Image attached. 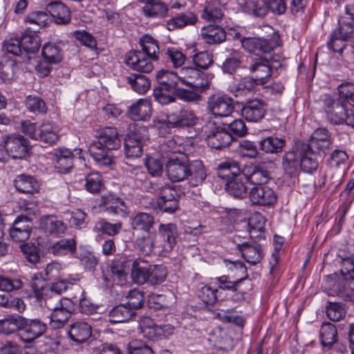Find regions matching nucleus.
Segmentation results:
<instances>
[{
	"instance_id": "1",
	"label": "nucleus",
	"mask_w": 354,
	"mask_h": 354,
	"mask_svg": "<svg viewBox=\"0 0 354 354\" xmlns=\"http://www.w3.org/2000/svg\"><path fill=\"white\" fill-rule=\"evenodd\" d=\"M97 140L89 145L88 152L95 161L102 166H109L114 162L112 151L121 146L122 138L114 127H105L96 135Z\"/></svg>"
},
{
	"instance_id": "2",
	"label": "nucleus",
	"mask_w": 354,
	"mask_h": 354,
	"mask_svg": "<svg viewBox=\"0 0 354 354\" xmlns=\"http://www.w3.org/2000/svg\"><path fill=\"white\" fill-rule=\"evenodd\" d=\"M156 77L158 86L153 88L155 100L163 105L174 102V92L181 84L179 74L162 69L157 72Z\"/></svg>"
},
{
	"instance_id": "3",
	"label": "nucleus",
	"mask_w": 354,
	"mask_h": 354,
	"mask_svg": "<svg viewBox=\"0 0 354 354\" xmlns=\"http://www.w3.org/2000/svg\"><path fill=\"white\" fill-rule=\"evenodd\" d=\"M349 19V17H341L338 20L337 27L330 34L327 45L334 52L342 53L347 46L345 42H350L354 39V23Z\"/></svg>"
},
{
	"instance_id": "4",
	"label": "nucleus",
	"mask_w": 354,
	"mask_h": 354,
	"mask_svg": "<svg viewBox=\"0 0 354 354\" xmlns=\"http://www.w3.org/2000/svg\"><path fill=\"white\" fill-rule=\"evenodd\" d=\"M148 138L147 129L142 125L131 124L124 139V153L127 158H140L143 152V143Z\"/></svg>"
},
{
	"instance_id": "5",
	"label": "nucleus",
	"mask_w": 354,
	"mask_h": 354,
	"mask_svg": "<svg viewBox=\"0 0 354 354\" xmlns=\"http://www.w3.org/2000/svg\"><path fill=\"white\" fill-rule=\"evenodd\" d=\"M205 133L207 145L215 149L227 147L234 140L225 124H219L212 120L207 122Z\"/></svg>"
},
{
	"instance_id": "6",
	"label": "nucleus",
	"mask_w": 354,
	"mask_h": 354,
	"mask_svg": "<svg viewBox=\"0 0 354 354\" xmlns=\"http://www.w3.org/2000/svg\"><path fill=\"white\" fill-rule=\"evenodd\" d=\"M180 83L189 87L207 89L209 87L210 80L207 74L198 68L186 66L179 72Z\"/></svg>"
},
{
	"instance_id": "7",
	"label": "nucleus",
	"mask_w": 354,
	"mask_h": 354,
	"mask_svg": "<svg viewBox=\"0 0 354 354\" xmlns=\"http://www.w3.org/2000/svg\"><path fill=\"white\" fill-rule=\"evenodd\" d=\"M197 117L189 109H182L169 114L166 120L158 121V128L170 129L175 127H191L196 124Z\"/></svg>"
},
{
	"instance_id": "8",
	"label": "nucleus",
	"mask_w": 354,
	"mask_h": 354,
	"mask_svg": "<svg viewBox=\"0 0 354 354\" xmlns=\"http://www.w3.org/2000/svg\"><path fill=\"white\" fill-rule=\"evenodd\" d=\"M44 281L38 279L37 277L31 282V286L34 290V295L37 301L44 300L45 306L50 310L63 307L64 300H70L68 298L61 297L58 294L49 292L43 286Z\"/></svg>"
},
{
	"instance_id": "9",
	"label": "nucleus",
	"mask_w": 354,
	"mask_h": 354,
	"mask_svg": "<svg viewBox=\"0 0 354 354\" xmlns=\"http://www.w3.org/2000/svg\"><path fill=\"white\" fill-rule=\"evenodd\" d=\"M190 161L189 158L184 154L169 158L165 165L166 174L168 178L173 182H181L185 180L187 177Z\"/></svg>"
},
{
	"instance_id": "10",
	"label": "nucleus",
	"mask_w": 354,
	"mask_h": 354,
	"mask_svg": "<svg viewBox=\"0 0 354 354\" xmlns=\"http://www.w3.org/2000/svg\"><path fill=\"white\" fill-rule=\"evenodd\" d=\"M3 147L8 156L13 159H22L28 150V140L19 134H8L3 137Z\"/></svg>"
},
{
	"instance_id": "11",
	"label": "nucleus",
	"mask_w": 354,
	"mask_h": 354,
	"mask_svg": "<svg viewBox=\"0 0 354 354\" xmlns=\"http://www.w3.org/2000/svg\"><path fill=\"white\" fill-rule=\"evenodd\" d=\"M324 109L328 120L333 124H343L348 109L342 99L326 95L324 99Z\"/></svg>"
},
{
	"instance_id": "12",
	"label": "nucleus",
	"mask_w": 354,
	"mask_h": 354,
	"mask_svg": "<svg viewBox=\"0 0 354 354\" xmlns=\"http://www.w3.org/2000/svg\"><path fill=\"white\" fill-rule=\"evenodd\" d=\"M207 110L215 118H225L234 111L233 100L226 95H213L207 100Z\"/></svg>"
},
{
	"instance_id": "13",
	"label": "nucleus",
	"mask_w": 354,
	"mask_h": 354,
	"mask_svg": "<svg viewBox=\"0 0 354 354\" xmlns=\"http://www.w3.org/2000/svg\"><path fill=\"white\" fill-rule=\"evenodd\" d=\"M241 43L246 51L257 55L269 54L277 46L276 42L271 39L255 37H243Z\"/></svg>"
},
{
	"instance_id": "14",
	"label": "nucleus",
	"mask_w": 354,
	"mask_h": 354,
	"mask_svg": "<svg viewBox=\"0 0 354 354\" xmlns=\"http://www.w3.org/2000/svg\"><path fill=\"white\" fill-rule=\"evenodd\" d=\"M98 206L102 211L126 218L128 216V207L120 197L109 194L102 196L98 201Z\"/></svg>"
},
{
	"instance_id": "15",
	"label": "nucleus",
	"mask_w": 354,
	"mask_h": 354,
	"mask_svg": "<svg viewBox=\"0 0 354 354\" xmlns=\"http://www.w3.org/2000/svg\"><path fill=\"white\" fill-rule=\"evenodd\" d=\"M158 232L162 241L157 245V248L164 255H166L173 250L176 244L177 226L174 223L160 224Z\"/></svg>"
},
{
	"instance_id": "16",
	"label": "nucleus",
	"mask_w": 354,
	"mask_h": 354,
	"mask_svg": "<svg viewBox=\"0 0 354 354\" xmlns=\"http://www.w3.org/2000/svg\"><path fill=\"white\" fill-rule=\"evenodd\" d=\"M249 199L253 205L270 206L277 200L274 190L266 185L253 186L248 192Z\"/></svg>"
},
{
	"instance_id": "17",
	"label": "nucleus",
	"mask_w": 354,
	"mask_h": 354,
	"mask_svg": "<svg viewBox=\"0 0 354 354\" xmlns=\"http://www.w3.org/2000/svg\"><path fill=\"white\" fill-rule=\"evenodd\" d=\"M267 111L266 103L259 99L250 100L243 106L241 112L242 116L249 122H257L265 116Z\"/></svg>"
},
{
	"instance_id": "18",
	"label": "nucleus",
	"mask_w": 354,
	"mask_h": 354,
	"mask_svg": "<svg viewBox=\"0 0 354 354\" xmlns=\"http://www.w3.org/2000/svg\"><path fill=\"white\" fill-rule=\"evenodd\" d=\"M153 60L146 56L140 50L129 51L125 59V62L127 66L133 70L140 71L142 73H150L153 69Z\"/></svg>"
},
{
	"instance_id": "19",
	"label": "nucleus",
	"mask_w": 354,
	"mask_h": 354,
	"mask_svg": "<svg viewBox=\"0 0 354 354\" xmlns=\"http://www.w3.org/2000/svg\"><path fill=\"white\" fill-rule=\"evenodd\" d=\"M23 326L21 327V338L27 342H31L41 336L46 330L45 323L39 319H27L23 317Z\"/></svg>"
},
{
	"instance_id": "20",
	"label": "nucleus",
	"mask_w": 354,
	"mask_h": 354,
	"mask_svg": "<svg viewBox=\"0 0 354 354\" xmlns=\"http://www.w3.org/2000/svg\"><path fill=\"white\" fill-rule=\"evenodd\" d=\"M272 57H261L257 59L250 66V72L255 74V80L260 85L266 84L271 76V64H273Z\"/></svg>"
},
{
	"instance_id": "21",
	"label": "nucleus",
	"mask_w": 354,
	"mask_h": 354,
	"mask_svg": "<svg viewBox=\"0 0 354 354\" xmlns=\"http://www.w3.org/2000/svg\"><path fill=\"white\" fill-rule=\"evenodd\" d=\"M41 229L52 236L59 237L65 234L66 225L55 215H44L39 221Z\"/></svg>"
},
{
	"instance_id": "22",
	"label": "nucleus",
	"mask_w": 354,
	"mask_h": 354,
	"mask_svg": "<svg viewBox=\"0 0 354 354\" xmlns=\"http://www.w3.org/2000/svg\"><path fill=\"white\" fill-rule=\"evenodd\" d=\"M242 175L245 180L254 186L263 185L270 179V174L261 165H250L242 169Z\"/></svg>"
},
{
	"instance_id": "23",
	"label": "nucleus",
	"mask_w": 354,
	"mask_h": 354,
	"mask_svg": "<svg viewBox=\"0 0 354 354\" xmlns=\"http://www.w3.org/2000/svg\"><path fill=\"white\" fill-rule=\"evenodd\" d=\"M46 10L57 24H67L71 21L69 8L60 1H52L46 5Z\"/></svg>"
},
{
	"instance_id": "24",
	"label": "nucleus",
	"mask_w": 354,
	"mask_h": 354,
	"mask_svg": "<svg viewBox=\"0 0 354 354\" xmlns=\"http://www.w3.org/2000/svg\"><path fill=\"white\" fill-rule=\"evenodd\" d=\"M237 248L245 261L252 265L260 263L263 258L262 248L254 241L237 244Z\"/></svg>"
},
{
	"instance_id": "25",
	"label": "nucleus",
	"mask_w": 354,
	"mask_h": 354,
	"mask_svg": "<svg viewBox=\"0 0 354 354\" xmlns=\"http://www.w3.org/2000/svg\"><path fill=\"white\" fill-rule=\"evenodd\" d=\"M73 310V304L71 300H64L63 307L53 310L50 315V325L53 328L63 327L71 317Z\"/></svg>"
},
{
	"instance_id": "26",
	"label": "nucleus",
	"mask_w": 354,
	"mask_h": 354,
	"mask_svg": "<svg viewBox=\"0 0 354 354\" xmlns=\"http://www.w3.org/2000/svg\"><path fill=\"white\" fill-rule=\"evenodd\" d=\"M207 178V173L204 165L201 160H191L188 167L187 177L190 187L201 185Z\"/></svg>"
},
{
	"instance_id": "27",
	"label": "nucleus",
	"mask_w": 354,
	"mask_h": 354,
	"mask_svg": "<svg viewBox=\"0 0 354 354\" xmlns=\"http://www.w3.org/2000/svg\"><path fill=\"white\" fill-rule=\"evenodd\" d=\"M130 224L134 231L153 232L156 224L155 217L151 214L140 212L131 218Z\"/></svg>"
},
{
	"instance_id": "28",
	"label": "nucleus",
	"mask_w": 354,
	"mask_h": 354,
	"mask_svg": "<svg viewBox=\"0 0 354 354\" xmlns=\"http://www.w3.org/2000/svg\"><path fill=\"white\" fill-rule=\"evenodd\" d=\"M151 104L147 99H140L129 106L128 114L133 120H147L151 117Z\"/></svg>"
},
{
	"instance_id": "29",
	"label": "nucleus",
	"mask_w": 354,
	"mask_h": 354,
	"mask_svg": "<svg viewBox=\"0 0 354 354\" xmlns=\"http://www.w3.org/2000/svg\"><path fill=\"white\" fill-rule=\"evenodd\" d=\"M300 163L299 145L296 149L286 151L282 157V168L289 176L296 175Z\"/></svg>"
},
{
	"instance_id": "30",
	"label": "nucleus",
	"mask_w": 354,
	"mask_h": 354,
	"mask_svg": "<svg viewBox=\"0 0 354 354\" xmlns=\"http://www.w3.org/2000/svg\"><path fill=\"white\" fill-rule=\"evenodd\" d=\"M239 6L246 12L257 17L268 13L266 0H237Z\"/></svg>"
},
{
	"instance_id": "31",
	"label": "nucleus",
	"mask_w": 354,
	"mask_h": 354,
	"mask_svg": "<svg viewBox=\"0 0 354 354\" xmlns=\"http://www.w3.org/2000/svg\"><path fill=\"white\" fill-rule=\"evenodd\" d=\"M157 234L156 231L145 232V234L138 236L136 239V246L138 251L144 255H149L151 254L159 244L156 241Z\"/></svg>"
},
{
	"instance_id": "32",
	"label": "nucleus",
	"mask_w": 354,
	"mask_h": 354,
	"mask_svg": "<svg viewBox=\"0 0 354 354\" xmlns=\"http://www.w3.org/2000/svg\"><path fill=\"white\" fill-rule=\"evenodd\" d=\"M22 50L27 53H35L39 49L41 39L36 34V31L27 28L20 37Z\"/></svg>"
},
{
	"instance_id": "33",
	"label": "nucleus",
	"mask_w": 354,
	"mask_h": 354,
	"mask_svg": "<svg viewBox=\"0 0 354 354\" xmlns=\"http://www.w3.org/2000/svg\"><path fill=\"white\" fill-rule=\"evenodd\" d=\"M136 316V311L127 304L116 306L109 313V320L111 324L127 322Z\"/></svg>"
},
{
	"instance_id": "34",
	"label": "nucleus",
	"mask_w": 354,
	"mask_h": 354,
	"mask_svg": "<svg viewBox=\"0 0 354 354\" xmlns=\"http://www.w3.org/2000/svg\"><path fill=\"white\" fill-rule=\"evenodd\" d=\"M91 326L84 322H77L71 325L68 330L70 338L77 343L85 342L91 336Z\"/></svg>"
},
{
	"instance_id": "35",
	"label": "nucleus",
	"mask_w": 354,
	"mask_h": 354,
	"mask_svg": "<svg viewBox=\"0 0 354 354\" xmlns=\"http://www.w3.org/2000/svg\"><path fill=\"white\" fill-rule=\"evenodd\" d=\"M236 268L239 269L240 271L243 274L239 279L234 281L229 280V277L223 275L219 277H216L215 281L218 283V288L223 290H232L234 292L237 290V286L241 283L244 279L248 277L247 269L245 264L241 261H237L234 263Z\"/></svg>"
},
{
	"instance_id": "36",
	"label": "nucleus",
	"mask_w": 354,
	"mask_h": 354,
	"mask_svg": "<svg viewBox=\"0 0 354 354\" xmlns=\"http://www.w3.org/2000/svg\"><path fill=\"white\" fill-rule=\"evenodd\" d=\"M201 35L207 44H220L225 40V31L219 26L208 25L201 30Z\"/></svg>"
},
{
	"instance_id": "37",
	"label": "nucleus",
	"mask_w": 354,
	"mask_h": 354,
	"mask_svg": "<svg viewBox=\"0 0 354 354\" xmlns=\"http://www.w3.org/2000/svg\"><path fill=\"white\" fill-rule=\"evenodd\" d=\"M16 189L21 193L35 194L39 190V185L37 180L31 176L21 174L14 180Z\"/></svg>"
},
{
	"instance_id": "38",
	"label": "nucleus",
	"mask_w": 354,
	"mask_h": 354,
	"mask_svg": "<svg viewBox=\"0 0 354 354\" xmlns=\"http://www.w3.org/2000/svg\"><path fill=\"white\" fill-rule=\"evenodd\" d=\"M149 262L140 258L136 259L132 263L131 277L138 284L147 282L149 272Z\"/></svg>"
},
{
	"instance_id": "39",
	"label": "nucleus",
	"mask_w": 354,
	"mask_h": 354,
	"mask_svg": "<svg viewBox=\"0 0 354 354\" xmlns=\"http://www.w3.org/2000/svg\"><path fill=\"white\" fill-rule=\"evenodd\" d=\"M242 173L239 163L232 159H227L221 162L217 167L218 177L230 180Z\"/></svg>"
},
{
	"instance_id": "40",
	"label": "nucleus",
	"mask_w": 354,
	"mask_h": 354,
	"mask_svg": "<svg viewBox=\"0 0 354 354\" xmlns=\"http://www.w3.org/2000/svg\"><path fill=\"white\" fill-rule=\"evenodd\" d=\"M242 173L225 183V189L226 192L231 196L237 198H243L247 196L248 187L243 182Z\"/></svg>"
},
{
	"instance_id": "41",
	"label": "nucleus",
	"mask_w": 354,
	"mask_h": 354,
	"mask_svg": "<svg viewBox=\"0 0 354 354\" xmlns=\"http://www.w3.org/2000/svg\"><path fill=\"white\" fill-rule=\"evenodd\" d=\"M24 21L32 25V30L37 32L39 29L48 26L51 23V19L46 12L36 10L29 12Z\"/></svg>"
},
{
	"instance_id": "42",
	"label": "nucleus",
	"mask_w": 354,
	"mask_h": 354,
	"mask_svg": "<svg viewBox=\"0 0 354 354\" xmlns=\"http://www.w3.org/2000/svg\"><path fill=\"white\" fill-rule=\"evenodd\" d=\"M223 17V6L218 0L207 2L201 14V17L207 21L218 22Z\"/></svg>"
},
{
	"instance_id": "43",
	"label": "nucleus",
	"mask_w": 354,
	"mask_h": 354,
	"mask_svg": "<svg viewBox=\"0 0 354 354\" xmlns=\"http://www.w3.org/2000/svg\"><path fill=\"white\" fill-rule=\"evenodd\" d=\"M145 3L144 14L149 17H164L167 15L168 8L165 3L159 0H140Z\"/></svg>"
},
{
	"instance_id": "44",
	"label": "nucleus",
	"mask_w": 354,
	"mask_h": 354,
	"mask_svg": "<svg viewBox=\"0 0 354 354\" xmlns=\"http://www.w3.org/2000/svg\"><path fill=\"white\" fill-rule=\"evenodd\" d=\"M266 223L265 217L260 213H254L248 219V226L251 239L263 238L264 226Z\"/></svg>"
},
{
	"instance_id": "45",
	"label": "nucleus",
	"mask_w": 354,
	"mask_h": 354,
	"mask_svg": "<svg viewBox=\"0 0 354 354\" xmlns=\"http://www.w3.org/2000/svg\"><path fill=\"white\" fill-rule=\"evenodd\" d=\"M142 53L153 60L159 59L160 49L158 41L151 35H145L140 39Z\"/></svg>"
},
{
	"instance_id": "46",
	"label": "nucleus",
	"mask_w": 354,
	"mask_h": 354,
	"mask_svg": "<svg viewBox=\"0 0 354 354\" xmlns=\"http://www.w3.org/2000/svg\"><path fill=\"white\" fill-rule=\"evenodd\" d=\"M58 139L57 127L51 123H45L40 126L37 140H39L48 145H53L57 142Z\"/></svg>"
},
{
	"instance_id": "47",
	"label": "nucleus",
	"mask_w": 354,
	"mask_h": 354,
	"mask_svg": "<svg viewBox=\"0 0 354 354\" xmlns=\"http://www.w3.org/2000/svg\"><path fill=\"white\" fill-rule=\"evenodd\" d=\"M286 140L281 138L269 136L259 142V149L266 153H278L283 151Z\"/></svg>"
},
{
	"instance_id": "48",
	"label": "nucleus",
	"mask_w": 354,
	"mask_h": 354,
	"mask_svg": "<svg viewBox=\"0 0 354 354\" xmlns=\"http://www.w3.org/2000/svg\"><path fill=\"white\" fill-rule=\"evenodd\" d=\"M301 169L306 173L315 171L319 166L317 155L310 151H305L304 147L299 145Z\"/></svg>"
},
{
	"instance_id": "49",
	"label": "nucleus",
	"mask_w": 354,
	"mask_h": 354,
	"mask_svg": "<svg viewBox=\"0 0 354 354\" xmlns=\"http://www.w3.org/2000/svg\"><path fill=\"white\" fill-rule=\"evenodd\" d=\"M55 168L61 173L69 171L73 167V153L68 149H62L55 153Z\"/></svg>"
},
{
	"instance_id": "50",
	"label": "nucleus",
	"mask_w": 354,
	"mask_h": 354,
	"mask_svg": "<svg viewBox=\"0 0 354 354\" xmlns=\"http://www.w3.org/2000/svg\"><path fill=\"white\" fill-rule=\"evenodd\" d=\"M76 250V242L74 239H62L48 248V252L56 256L73 254Z\"/></svg>"
},
{
	"instance_id": "51",
	"label": "nucleus",
	"mask_w": 354,
	"mask_h": 354,
	"mask_svg": "<svg viewBox=\"0 0 354 354\" xmlns=\"http://www.w3.org/2000/svg\"><path fill=\"white\" fill-rule=\"evenodd\" d=\"M113 281L122 285L127 281V268L124 259L113 260L109 266Z\"/></svg>"
},
{
	"instance_id": "52",
	"label": "nucleus",
	"mask_w": 354,
	"mask_h": 354,
	"mask_svg": "<svg viewBox=\"0 0 354 354\" xmlns=\"http://www.w3.org/2000/svg\"><path fill=\"white\" fill-rule=\"evenodd\" d=\"M197 21L196 16L192 12L180 14L167 20L166 26L169 30L180 28L187 25H193Z\"/></svg>"
},
{
	"instance_id": "53",
	"label": "nucleus",
	"mask_w": 354,
	"mask_h": 354,
	"mask_svg": "<svg viewBox=\"0 0 354 354\" xmlns=\"http://www.w3.org/2000/svg\"><path fill=\"white\" fill-rule=\"evenodd\" d=\"M23 322V317L20 315L10 316L0 320V333L8 335L21 330Z\"/></svg>"
},
{
	"instance_id": "54",
	"label": "nucleus",
	"mask_w": 354,
	"mask_h": 354,
	"mask_svg": "<svg viewBox=\"0 0 354 354\" xmlns=\"http://www.w3.org/2000/svg\"><path fill=\"white\" fill-rule=\"evenodd\" d=\"M320 339L324 346L329 348L337 340V330L335 326L330 323H324L320 328Z\"/></svg>"
},
{
	"instance_id": "55",
	"label": "nucleus",
	"mask_w": 354,
	"mask_h": 354,
	"mask_svg": "<svg viewBox=\"0 0 354 354\" xmlns=\"http://www.w3.org/2000/svg\"><path fill=\"white\" fill-rule=\"evenodd\" d=\"M259 85L254 78L250 77H245L241 78L239 82L235 84L232 87V91L236 97L245 95L253 93L256 86Z\"/></svg>"
},
{
	"instance_id": "56",
	"label": "nucleus",
	"mask_w": 354,
	"mask_h": 354,
	"mask_svg": "<svg viewBox=\"0 0 354 354\" xmlns=\"http://www.w3.org/2000/svg\"><path fill=\"white\" fill-rule=\"evenodd\" d=\"M126 80L131 88L139 94L145 93L150 88V81L145 75L131 74L126 77Z\"/></svg>"
},
{
	"instance_id": "57",
	"label": "nucleus",
	"mask_w": 354,
	"mask_h": 354,
	"mask_svg": "<svg viewBox=\"0 0 354 354\" xmlns=\"http://www.w3.org/2000/svg\"><path fill=\"white\" fill-rule=\"evenodd\" d=\"M140 328L143 336L152 341L161 336V332L163 331V328L160 326L156 325L149 317H146L142 321Z\"/></svg>"
},
{
	"instance_id": "58",
	"label": "nucleus",
	"mask_w": 354,
	"mask_h": 354,
	"mask_svg": "<svg viewBox=\"0 0 354 354\" xmlns=\"http://www.w3.org/2000/svg\"><path fill=\"white\" fill-rule=\"evenodd\" d=\"M243 58V55L241 52L233 50L223 63V71L225 73L233 74L241 67Z\"/></svg>"
},
{
	"instance_id": "59",
	"label": "nucleus",
	"mask_w": 354,
	"mask_h": 354,
	"mask_svg": "<svg viewBox=\"0 0 354 354\" xmlns=\"http://www.w3.org/2000/svg\"><path fill=\"white\" fill-rule=\"evenodd\" d=\"M348 280L339 279L333 284V290L345 301H354V288H351Z\"/></svg>"
},
{
	"instance_id": "60",
	"label": "nucleus",
	"mask_w": 354,
	"mask_h": 354,
	"mask_svg": "<svg viewBox=\"0 0 354 354\" xmlns=\"http://www.w3.org/2000/svg\"><path fill=\"white\" fill-rule=\"evenodd\" d=\"M122 227L121 222L111 223L105 219H101L96 223L93 230L97 233L107 234L113 236L119 234Z\"/></svg>"
},
{
	"instance_id": "61",
	"label": "nucleus",
	"mask_w": 354,
	"mask_h": 354,
	"mask_svg": "<svg viewBox=\"0 0 354 354\" xmlns=\"http://www.w3.org/2000/svg\"><path fill=\"white\" fill-rule=\"evenodd\" d=\"M42 55L49 64L59 63L63 59L62 50L53 44H46L42 48Z\"/></svg>"
},
{
	"instance_id": "62",
	"label": "nucleus",
	"mask_w": 354,
	"mask_h": 354,
	"mask_svg": "<svg viewBox=\"0 0 354 354\" xmlns=\"http://www.w3.org/2000/svg\"><path fill=\"white\" fill-rule=\"evenodd\" d=\"M0 306L15 310L19 313H22L26 308V305L21 299L13 297L8 293L0 295Z\"/></svg>"
},
{
	"instance_id": "63",
	"label": "nucleus",
	"mask_w": 354,
	"mask_h": 354,
	"mask_svg": "<svg viewBox=\"0 0 354 354\" xmlns=\"http://www.w3.org/2000/svg\"><path fill=\"white\" fill-rule=\"evenodd\" d=\"M165 59L170 63L174 68H180L185 62L186 55L179 49L175 47H169L165 53Z\"/></svg>"
},
{
	"instance_id": "64",
	"label": "nucleus",
	"mask_w": 354,
	"mask_h": 354,
	"mask_svg": "<svg viewBox=\"0 0 354 354\" xmlns=\"http://www.w3.org/2000/svg\"><path fill=\"white\" fill-rule=\"evenodd\" d=\"M166 268L161 265H150L147 283L156 286L163 282L167 277Z\"/></svg>"
}]
</instances>
